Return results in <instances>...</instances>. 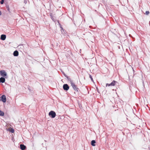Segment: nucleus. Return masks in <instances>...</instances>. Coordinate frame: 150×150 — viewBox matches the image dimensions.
<instances>
[{
    "mask_svg": "<svg viewBox=\"0 0 150 150\" xmlns=\"http://www.w3.org/2000/svg\"><path fill=\"white\" fill-rule=\"evenodd\" d=\"M70 83L71 84V86H72V88L74 89L76 91H78V90L79 88H77V86L75 85V84L72 81H70Z\"/></svg>",
    "mask_w": 150,
    "mask_h": 150,
    "instance_id": "obj_1",
    "label": "nucleus"
},
{
    "mask_svg": "<svg viewBox=\"0 0 150 150\" xmlns=\"http://www.w3.org/2000/svg\"><path fill=\"white\" fill-rule=\"evenodd\" d=\"M49 115L52 118H54L56 116V114L55 112L51 111L49 112Z\"/></svg>",
    "mask_w": 150,
    "mask_h": 150,
    "instance_id": "obj_2",
    "label": "nucleus"
},
{
    "mask_svg": "<svg viewBox=\"0 0 150 150\" xmlns=\"http://www.w3.org/2000/svg\"><path fill=\"white\" fill-rule=\"evenodd\" d=\"M0 100L2 101L4 103H5L6 101V98L5 96L4 95H2L1 97Z\"/></svg>",
    "mask_w": 150,
    "mask_h": 150,
    "instance_id": "obj_3",
    "label": "nucleus"
},
{
    "mask_svg": "<svg viewBox=\"0 0 150 150\" xmlns=\"http://www.w3.org/2000/svg\"><path fill=\"white\" fill-rule=\"evenodd\" d=\"M0 74L3 77H5L6 76V73L4 70H1L0 71Z\"/></svg>",
    "mask_w": 150,
    "mask_h": 150,
    "instance_id": "obj_4",
    "label": "nucleus"
},
{
    "mask_svg": "<svg viewBox=\"0 0 150 150\" xmlns=\"http://www.w3.org/2000/svg\"><path fill=\"white\" fill-rule=\"evenodd\" d=\"M63 88L64 90L67 91L69 89V87L67 84H64L63 86Z\"/></svg>",
    "mask_w": 150,
    "mask_h": 150,
    "instance_id": "obj_5",
    "label": "nucleus"
},
{
    "mask_svg": "<svg viewBox=\"0 0 150 150\" xmlns=\"http://www.w3.org/2000/svg\"><path fill=\"white\" fill-rule=\"evenodd\" d=\"M20 149L22 150H24L26 148V147L23 144H21L20 145Z\"/></svg>",
    "mask_w": 150,
    "mask_h": 150,
    "instance_id": "obj_6",
    "label": "nucleus"
},
{
    "mask_svg": "<svg viewBox=\"0 0 150 150\" xmlns=\"http://www.w3.org/2000/svg\"><path fill=\"white\" fill-rule=\"evenodd\" d=\"M117 83L116 81L113 80L109 84V85L112 86H115Z\"/></svg>",
    "mask_w": 150,
    "mask_h": 150,
    "instance_id": "obj_7",
    "label": "nucleus"
},
{
    "mask_svg": "<svg viewBox=\"0 0 150 150\" xmlns=\"http://www.w3.org/2000/svg\"><path fill=\"white\" fill-rule=\"evenodd\" d=\"M6 38V35H1V39L2 40H4Z\"/></svg>",
    "mask_w": 150,
    "mask_h": 150,
    "instance_id": "obj_8",
    "label": "nucleus"
},
{
    "mask_svg": "<svg viewBox=\"0 0 150 150\" xmlns=\"http://www.w3.org/2000/svg\"><path fill=\"white\" fill-rule=\"evenodd\" d=\"M13 55L15 56H17L18 55V52L17 51H15L13 52Z\"/></svg>",
    "mask_w": 150,
    "mask_h": 150,
    "instance_id": "obj_9",
    "label": "nucleus"
},
{
    "mask_svg": "<svg viewBox=\"0 0 150 150\" xmlns=\"http://www.w3.org/2000/svg\"><path fill=\"white\" fill-rule=\"evenodd\" d=\"M5 81V79L3 77H1L0 78V82L4 83Z\"/></svg>",
    "mask_w": 150,
    "mask_h": 150,
    "instance_id": "obj_10",
    "label": "nucleus"
},
{
    "mask_svg": "<svg viewBox=\"0 0 150 150\" xmlns=\"http://www.w3.org/2000/svg\"><path fill=\"white\" fill-rule=\"evenodd\" d=\"M96 143V141L94 140H92L91 142V144L92 146H95V144Z\"/></svg>",
    "mask_w": 150,
    "mask_h": 150,
    "instance_id": "obj_11",
    "label": "nucleus"
},
{
    "mask_svg": "<svg viewBox=\"0 0 150 150\" xmlns=\"http://www.w3.org/2000/svg\"><path fill=\"white\" fill-rule=\"evenodd\" d=\"M9 131L13 133L14 132V130L12 128H10L9 129Z\"/></svg>",
    "mask_w": 150,
    "mask_h": 150,
    "instance_id": "obj_12",
    "label": "nucleus"
},
{
    "mask_svg": "<svg viewBox=\"0 0 150 150\" xmlns=\"http://www.w3.org/2000/svg\"><path fill=\"white\" fill-rule=\"evenodd\" d=\"M4 115V113L2 111L0 110V116H3Z\"/></svg>",
    "mask_w": 150,
    "mask_h": 150,
    "instance_id": "obj_13",
    "label": "nucleus"
},
{
    "mask_svg": "<svg viewBox=\"0 0 150 150\" xmlns=\"http://www.w3.org/2000/svg\"><path fill=\"white\" fill-rule=\"evenodd\" d=\"M0 1H0V3L1 4H3L4 2V0H0Z\"/></svg>",
    "mask_w": 150,
    "mask_h": 150,
    "instance_id": "obj_14",
    "label": "nucleus"
},
{
    "mask_svg": "<svg viewBox=\"0 0 150 150\" xmlns=\"http://www.w3.org/2000/svg\"><path fill=\"white\" fill-rule=\"evenodd\" d=\"M149 11H147L145 12V14L146 15H148L149 14Z\"/></svg>",
    "mask_w": 150,
    "mask_h": 150,
    "instance_id": "obj_15",
    "label": "nucleus"
},
{
    "mask_svg": "<svg viewBox=\"0 0 150 150\" xmlns=\"http://www.w3.org/2000/svg\"><path fill=\"white\" fill-rule=\"evenodd\" d=\"M89 77H90V78H91V80L92 81H93V78L92 77V76L91 75H90Z\"/></svg>",
    "mask_w": 150,
    "mask_h": 150,
    "instance_id": "obj_16",
    "label": "nucleus"
},
{
    "mask_svg": "<svg viewBox=\"0 0 150 150\" xmlns=\"http://www.w3.org/2000/svg\"><path fill=\"white\" fill-rule=\"evenodd\" d=\"M27 3V1L26 0H25L24 1V3L26 4Z\"/></svg>",
    "mask_w": 150,
    "mask_h": 150,
    "instance_id": "obj_17",
    "label": "nucleus"
},
{
    "mask_svg": "<svg viewBox=\"0 0 150 150\" xmlns=\"http://www.w3.org/2000/svg\"><path fill=\"white\" fill-rule=\"evenodd\" d=\"M109 85V84H108V83H107L106 84V86H110V85Z\"/></svg>",
    "mask_w": 150,
    "mask_h": 150,
    "instance_id": "obj_18",
    "label": "nucleus"
},
{
    "mask_svg": "<svg viewBox=\"0 0 150 150\" xmlns=\"http://www.w3.org/2000/svg\"><path fill=\"white\" fill-rule=\"evenodd\" d=\"M1 11H0V16L1 15Z\"/></svg>",
    "mask_w": 150,
    "mask_h": 150,
    "instance_id": "obj_19",
    "label": "nucleus"
}]
</instances>
